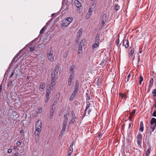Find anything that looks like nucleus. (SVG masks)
Listing matches in <instances>:
<instances>
[{
	"mask_svg": "<svg viewBox=\"0 0 156 156\" xmlns=\"http://www.w3.org/2000/svg\"><path fill=\"white\" fill-rule=\"evenodd\" d=\"M76 116L74 112H67L64 115V121L67 122L68 121H69V123L72 124L75 121Z\"/></svg>",
	"mask_w": 156,
	"mask_h": 156,
	"instance_id": "1",
	"label": "nucleus"
},
{
	"mask_svg": "<svg viewBox=\"0 0 156 156\" xmlns=\"http://www.w3.org/2000/svg\"><path fill=\"white\" fill-rule=\"evenodd\" d=\"M73 21V19L70 17H68L64 19L62 22V25L63 26L67 27Z\"/></svg>",
	"mask_w": 156,
	"mask_h": 156,
	"instance_id": "2",
	"label": "nucleus"
},
{
	"mask_svg": "<svg viewBox=\"0 0 156 156\" xmlns=\"http://www.w3.org/2000/svg\"><path fill=\"white\" fill-rule=\"evenodd\" d=\"M51 82L50 88L52 89L55 88V79L57 78L55 76H53V74H52L51 75Z\"/></svg>",
	"mask_w": 156,
	"mask_h": 156,
	"instance_id": "3",
	"label": "nucleus"
},
{
	"mask_svg": "<svg viewBox=\"0 0 156 156\" xmlns=\"http://www.w3.org/2000/svg\"><path fill=\"white\" fill-rule=\"evenodd\" d=\"M151 124L152 131H154L156 126V119L154 118H152L151 120Z\"/></svg>",
	"mask_w": 156,
	"mask_h": 156,
	"instance_id": "4",
	"label": "nucleus"
},
{
	"mask_svg": "<svg viewBox=\"0 0 156 156\" xmlns=\"http://www.w3.org/2000/svg\"><path fill=\"white\" fill-rule=\"evenodd\" d=\"M55 106H51V109H50V114L49 115V118L50 119H52L54 113L55 112Z\"/></svg>",
	"mask_w": 156,
	"mask_h": 156,
	"instance_id": "5",
	"label": "nucleus"
},
{
	"mask_svg": "<svg viewBox=\"0 0 156 156\" xmlns=\"http://www.w3.org/2000/svg\"><path fill=\"white\" fill-rule=\"evenodd\" d=\"M47 57L48 59L51 62L53 61L54 60V56L52 52L48 53L47 54Z\"/></svg>",
	"mask_w": 156,
	"mask_h": 156,
	"instance_id": "6",
	"label": "nucleus"
},
{
	"mask_svg": "<svg viewBox=\"0 0 156 156\" xmlns=\"http://www.w3.org/2000/svg\"><path fill=\"white\" fill-rule=\"evenodd\" d=\"M59 64H57L56 65L54 71V74H53V76H55L56 77H57V75L59 71Z\"/></svg>",
	"mask_w": 156,
	"mask_h": 156,
	"instance_id": "7",
	"label": "nucleus"
},
{
	"mask_svg": "<svg viewBox=\"0 0 156 156\" xmlns=\"http://www.w3.org/2000/svg\"><path fill=\"white\" fill-rule=\"evenodd\" d=\"M70 76L68 80V83L69 85H70L71 84V81L74 77V73H69Z\"/></svg>",
	"mask_w": 156,
	"mask_h": 156,
	"instance_id": "8",
	"label": "nucleus"
},
{
	"mask_svg": "<svg viewBox=\"0 0 156 156\" xmlns=\"http://www.w3.org/2000/svg\"><path fill=\"white\" fill-rule=\"evenodd\" d=\"M94 108V106L93 104V102L92 101H90L89 102V101L87 102V106L86 108L87 109L88 108H90H90Z\"/></svg>",
	"mask_w": 156,
	"mask_h": 156,
	"instance_id": "9",
	"label": "nucleus"
},
{
	"mask_svg": "<svg viewBox=\"0 0 156 156\" xmlns=\"http://www.w3.org/2000/svg\"><path fill=\"white\" fill-rule=\"evenodd\" d=\"M79 0H75L74 2V3L77 8L80 7L81 6V3L80 1H79Z\"/></svg>",
	"mask_w": 156,
	"mask_h": 156,
	"instance_id": "10",
	"label": "nucleus"
},
{
	"mask_svg": "<svg viewBox=\"0 0 156 156\" xmlns=\"http://www.w3.org/2000/svg\"><path fill=\"white\" fill-rule=\"evenodd\" d=\"M42 127H36L35 134L36 135H38L40 133V132L41 131Z\"/></svg>",
	"mask_w": 156,
	"mask_h": 156,
	"instance_id": "11",
	"label": "nucleus"
},
{
	"mask_svg": "<svg viewBox=\"0 0 156 156\" xmlns=\"http://www.w3.org/2000/svg\"><path fill=\"white\" fill-rule=\"evenodd\" d=\"M99 45V41L96 40L95 41V42L92 45V47L93 49L96 48L98 47Z\"/></svg>",
	"mask_w": 156,
	"mask_h": 156,
	"instance_id": "12",
	"label": "nucleus"
},
{
	"mask_svg": "<svg viewBox=\"0 0 156 156\" xmlns=\"http://www.w3.org/2000/svg\"><path fill=\"white\" fill-rule=\"evenodd\" d=\"M36 127H42L41 121L40 120H38L36 123Z\"/></svg>",
	"mask_w": 156,
	"mask_h": 156,
	"instance_id": "13",
	"label": "nucleus"
},
{
	"mask_svg": "<svg viewBox=\"0 0 156 156\" xmlns=\"http://www.w3.org/2000/svg\"><path fill=\"white\" fill-rule=\"evenodd\" d=\"M92 12H93V11H92L91 10H90L89 9L88 12L87 13V14L86 16V18L87 19H89L90 17V16L92 14Z\"/></svg>",
	"mask_w": 156,
	"mask_h": 156,
	"instance_id": "14",
	"label": "nucleus"
},
{
	"mask_svg": "<svg viewBox=\"0 0 156 156\" xmlns=\"http://www.w3.org/2000/svg\"><path fill=\"white\" fill-rule=\"evenodd\" d=\"M123 45L126 48H128L129 46V43L128 40L126 39L124 40L123 42Z\"/></svg>",
	"mask_w": 156,
	"mask_h": 156,
	"instance_id": "15",
	"label": "nucleus"
},
{
	"mask_svg": "<svg viewBox=\"0 0 156 156\" xmlns=\"http://www.w3.org/2000/svg\"><path fill=\"white\" fill-rule=\"evenodd\" d=\"M106 15L105 14L103 15L102 19V20L101 23L102 24V26H104V24L105 23L106 20Z\"/></svg>",
	"mask_w": 156,
	"mask_h": 156,
	"instance_id": "16",
	"label": "nucleus"
},
{
	"mask_svg": "<svg viewBox=\"0 0 156 156\" xmlns=\"http://www.w3.org/2000/svg\"><path fill=\"white\" fill-rule=\"evenodd\" d=\"M59 99V97H56L54 100L52 102V105L51 106L53 105L55 106V105L57 103L58 100Z\"/></svg>",
	"mask_w": 156,
	"mask_h": 156,
	"instance_id": "17",
	"label": "nucleus"
},
{
	"mask_svg": "<svg viewBox=\"0 0 156 156\" xmlns=\"http://www.w3.org/2000/svg\"><path fill=\"white\" fill-rule=\"evenodd\" d=\"M75 68V66L74 65H72L71 66L69 69V73H74V70Z\"/></svg>",
	"mask_w": 156,
	"mask_h": 156,
	"instance_id": "18",
	"label": "nucleus"
},
{
	"mask_svg": "<svg viewBox=\"0 0 156 156\" xmlns=\"http://www.w3.org/2000/svg\"><path fill=\"white\" fill-rule=\"evenodd\" d=\"M73 143L71 145L69 148V150L68 151L69 154H72V152L73 151Z\"/></svg>",
	"mask_w": 156,
	"mask_h": 156,
	"instance_id": "19",
	"label": "nucleus"
},
{
	"mask_svg": "<svg viewBox=\"0 0 156 156\" xmlns=\"http://www.w3.org/2000/svg\"><path fill=\"white\" fill-rule=\"evenodd\" d=\"M76 93L75 92H73L71 96L69 98V100L70 101H72L73 100V99L74 98Z\"/></svg>",
	"mask_w": 156,
	"mask_h": 156,
	"instance_id": "20",
	"label": "nucleus"
},
{
	"mask_svg": "<svg viewBox=\"0 0 156 156\" xmlns=\"http://www.w3.org/2000/svg\"><path fill=\"white\" fill-rule=\"evenodd\" d=\"M139 130L143 132L144 130V125L142 122H141L140 123Z\"/></svg>",
	"mask_w": 156,
	"mask_h": 156,
	"instance_id": "21",
	"label": "nucleus"
},
{
	"mask_svg": "<svg viewBox=\"0 0 156 156\" xmlns=\"http://www.w3.org/2000/svg\"><path fill=\"white\" fill-rule=\"evenodd\" d=\"M78 89V83L77 82H76L75 83V90L73 91L77 93Z\"/></svg>",
	"mask_w": 156,
	"mask_h": 156,
	"instance_id": "22",
	"label": "nucleus"
},
{
	"mask_svg": "<svg viewBox=\"0 0 156 156\" xmlns=\"http://www.w3.org/2000/svg\"><path fill=\"white\" fill-rule=\"evenodd\" d=\"M154 131H152V129L151 128L149 129H148L147 131V136H151V134Z\"/></svg>",
	"mask_w": 156,
	"mask_h": 156,
	"instance_id": "23",
	"label": "nucleus"
},
{
	"mask_svg": "<svg viewBox=\"0 0 156 156\" xmlns=\"http://www.w3.org/2000/svg\"><path fill=\"white\" fill-rule=\"evenodd\" d=\"M45 87V84L44 83L41 84L39 86V89L40 90L42 91Z\"/></svg>",
	"mask_w": 156,
	"mask_h": 156,
	"instance_id": "24",
	"label": "nucleus"
},
{
	"mask_svg": "<svg viewBox=\"0 0 156 156\" xmlns=\"http://www.w3.org/2000/svg\"><path fill=\"white\" fill-rule=\"evenodd\" d=\"M96 83L98 86H100L101 85V80L99 78H98L96 81Z\"/></svg>",
	"mask_w": 156,
	"mask_h": 156,
	"instance_id": "25",
	"label": "nucleus"
},
{
	"mask_svg": "<svg viewBox=\"0 0 156 156\" xmlns=\"http://www.w3.org/2000/svg\"><path fill=\"white\" fill-rule=\"evenodd\" d=\"M83 32V30L82 29H80L78 31L77 33V36L80 37L82 34Z\"/></svg>",
	"mask_w": 156,
	"mask_h": 156,
	"instance_id": "26",
	"label": "nucleus"
},
{
	"mask_svg": "<svg viewBox=\"0 0 156 156\" xmlns=\"http://www.w3.org/2000/svg\"><path fill=\"white\" fill-rule=\"evenodd\" d=\"M150 149L149 148L146 151L145 155L143 156H149V155L150 153Z\"/></svg>",
	"mask_w": 156,
	"mask_h": 156,
	"instance_id": "27",
	"label": "nucleus"
},
{
	"mask_svg": "<svg viewBox=\"0 0 156 156\" xmlns=\"http://www.w3.org/2000/svg\"><path fill=\"white\" fill-rule=\"evenodd\" d=\"M83 46V45H81L80 44H79V45L78 49V53H80L82 51V46Z\"/></svg>",
	"mask_w": 156,
	"mask_h": 156,
	"instance_id": "28",
	"label": "nucleus"
},
{
	"mask_svg": "<svg viewBox=\"0 0 156 156\" xmlns=\"http://www.w3.org/2000/svg\"><path fill=\"white\" fill-rule=\"evenodd\" d=\"M153 80L152 79H151L150 82V84L149 86V87L150 88H151L153 86Z\"/></svg>",
	"mask_w": 156,
	"mask_h": 156,
	"instance_id": "29",
	"label": "nucleus"
},
{
	"mask_svg": "<svg viewBox=\"0 0 156 156\" xmlns=\"http://www.w3.org/2000/svg\"><path fill=\"white\" fill-rule=\"evenodd\" d=\"M134 52V49H132L129 53V55L130 56L132 57Z\"/></svg>",
	"mask_w": 156,
	"mask_h": 156,
	"instance_id": "30",
	"label": "nucleus"
},
{
	"mask_svg": "<svg viewBox=\"0 0 156 156\" xmlns=\"http://www.w3.org/2000/svg\"><path fill=\"white\" fill-rule=\"evenodd\" d=\"M85 40L84 39H83L81 40L79 44L83 46L85 43Z\"/></svg>",
	"mask_w": 156,
	"mask_h": 156,
	"instance_id": "31",
	"label": "nucleus"
},
{
	"mask_svg": "<svg viewBox=\"0 0 156 156\" xmlns=\"http://www.w3.org/2000/svg\"><path fill=\"white\" fill-rule=\"evenodd\" d=\"M67 122H65V121H63V125H62V128L66 129V124Z\"/></svg>",
	"mask_w": 156,
	"mask_h": 156,
	"instance_id": "32",
	"label": "nucleus"
},
{
	"mask_svg": "<svg viewBox=\"0 0 156 156\" xmlns=\"http://www.w3.org/2000/svg\"><path fill=\"white\" fill-rule=\"evenodd\" d=\"M77 11L79 13H80L82 11V7L81 6L80 7L77 8Z\"/></svg>",
	"mask_w": 156,
	"mask_h": 156,
	"instance_id": "33",
	"label": "nucleus"
},
{
	"mask_svg": "<svg viewBox=\"0 0 156 156\" xmlns=\"http://www.w3.org/2000/svg\"><path fill=\"white\" fill-rule=\"evenodd\" d=\"M114 9L115 10L118 11L120 9V7L119 5H116L115 6Z\"/></svg>",
	"mask_w": 156,
	"mask_h": 156,
	"instance_id": "34",
	"label": "nucleus"
},
{
	"mask_svg": "<svg viewBox=\"0 0 156 156\" xmlns=\"http://www.w3.org/2000/svg\"><path fill=\"white\" fill-rule=\"evenodd\" d=\"M42 112V109L41 108H39L37 112V113H40Z\"/></svg>",
	"mask_w": 156,
	"mask_h": 156,
	"instance_id": "35",
	"label": "nucleus"
},
{
	"mask_svg": "<svg viewBox=\"0 0 156 156\" xmlns=\"http://www.w3.org/2000/svg\"><path fill=\"white\" fill-rule=\"evenodd\" d=\"M137 139L142 140V136L141 134H138L137 136Z\"/></svg>",
	"mask_w": 156,
	"mask_h": 156,
	"instance_id": "36",
	"label": "nucleus"
},
{
	"mask_svg": "<svg viewBox=\"0 0 156 156\" xmlns=\"http://www.w3.org/2000/svg\"><path fill=\"white\" fill-rule=\"evenodd\" d=\"M95 8V7L93 5L91 4L89 7V9L93 11Z\"/></svg>",
	"mask_w": 156,
	"mask_h": 156,
	"instance_id": "37",
	"label": "nucleus"
},
{
	"mask_svg": "<svg viewBox=\"0 0 156 156\" xmlns=\"http://www.w3.org/2000/svg\"><path fill=\"white\" fill-rule=\"evenodd\" d=\"M97 3V1H95L94 2H92L91 4L93 5H94V6H95V7Z\"/></svg>",
	"mask_w": 156,
	"mask_h": 156,
	"instance_id": "38",
	"label": "nucleus"
},
{
	"mask_svg": "<svg viewBox=\"0 0 156 156\" xmlns=\"http://www.w3.org/2000/svg\"><path fill=\"white\" fill-rule=\"evenodd\" d=\"M143 80V78L141 76H140V82L139 83L140 84V85L141 84V82Z\"/></svg>",
	"mask_w": 156,
	"mask_h": 156,
	"instance_id": "39",
	"label": "nucleus"
},
{
	"mask_svg": "<svg viewBox=\"0 0 156 156\" xmlns=\"http://www.w3.org/2000/svg\"><path fill=\"white\" fill-rule=\"evenodd\" d=\"M65 130L66 129L62 128L61 131L60 132V135H62L64 133V132L65 131Z\"/></svg>",
	"mask_w": 156,
	"mask_h": 156,
	"instance_id": "40",
	"label": "nucleus"
},
{
	"mask_svg": "<svg viewBox=\"0 0 156 156\" xmlns=\"http://www.w3.org/2000/svg\"><path fill=\"white\" fill-rule=\"evenodd\" d=\"M142 140L137 139V142L138 144L139 145H140L141 144Z\"/></svg>",
	"mask_w": 156,
	"mask_h": 156,
	"instance_id": "41",
	"label": "nucleus"
},
{
	"mask_svg": "<svg viewBox=\"0 0 156 156\" xmlns=\"http://www.w3.org/2000/svg\"><path fill=\"white\" fill-rule=\"evenodd\" d=\"M46 92V95H49V94L51 93L50 90H48V89L47 90Z\"/></svg>",
	"mask_w": 156,
	"mask_h": 156,
	"instance_id": "42",
	"label": "nucleus"
},
{
	"mask_svg": "<svg viewBox=\"0 0 156 156\" xmlns=\"http://www.w3.org/2000/svg\"><path fill=\"white\" fill-rule=\"evenodd\" d=\"M119 94L121 96L122 99H123L126 97V95L124 94Z\"/></svg>",
	"mask_w": 156,
	"mask_h": 156,
	"instance_id": "43",
	"label": "nucleus"
},
{
	"mask_svg": "<svg viewBox=\"0 0 156 156\" xmlns=\"http://www.w3.org/2000/svg\"><path fill=\"white\" fill-rule=\"evenodd\" d=\"M35 46H33V47H30V51H33L34 49H35Z\"/></svg>",
	"mask_w": 156,
	"mask_h": 156,
	"instance_id": "44",
	"label": "nucleus"
},
{
	"mask_svg": "<svg viewBox=\"0 0 156 156\" xmlns=\"http://www.w3.org/2000/svg\"><path fill=\"white\" fill-rule=\"evenodd\" d=\"M153 95L155 96L156 95V90H153L152 92Z\"/></svg>",
	"mask_w": 156,
	"mask_h": 156,
	"instance_id": "45",
	"label": "nucleus"
},
{
	"mask_svg": "<svg viewBox=\"0 0 156 156\" xmlns=\"http://www.w3.org/2000/svg\"><path fill=\"white\" fill-rule=\"evenodd\" d=\"M22 142L20 141H18L16 142V144L18 145H20L21 144Z\"/></svg>",
	"mask_w": 156,
	"mask_h": 156,
	"instance_id": "46",
	"label": "nucleus"
},
{
	"mask_svg": "<svg viewBox=\"0 0 156 156\" xmlns=\"http://www.w3.org/2000/svg\"><path fill=\"white\" fill-rule=\"evenodd\" d=\"M130 76V74H128V76H127V81H129Z\"/></svg>",
	"mask_w": 156,
	"mask_h": 156,
	"instance_id": "47",
	"label": "nucleus"
},
{
	"mask_svg": "<svg viewBox=\"0 0 156 156\" xmlns=\"http://www.w3.org/2000/svg\"><path fill=\"white\" fill-rule=\"evenodd\" d=\"M12 152V149H9L8 151V153H10Z\"/></svg>",
	"mask_w": 156,
	"mask_h": 156,
	"instance_id": "48",
	"label": "nucleus"
},
{
	"mask_svg": "<svg viewBox=\"0 0 156 156\" xmlns=\"http://www.w3.org/2000/svg\"><path fill=\"white\" fill-rule=\"evenodd\" d=\"M153 116L154 117H156V110L154 112L153 114Z\"/></svg>",
	"mask_w": 156,
	"mask_h": 156,
	"instance_id": "49",
	"label": "nucleus"
},
{
	"mask_svg": "<svg viewBox=\"0 0 156 156\" xmlns=\"http://www.w3.org/2000/svg\"><path fill=\"white\" fill-rule=\"evenodd\" d=\"M136 111L134 109L133 110L132 112H131V115H133L135 113Z\"/></svg>",
	"mask_w": 156,
	"mask_h": 156,
	"instance_id": "50",
	"label": "nucleus"
},
{
	"mask_svg": "<svg viewBox=\"0 0 156 156\" xmlns=\"http://www.w3.org/2000/svg\"><path fill=\"white\" fill-rule=\"evenodd\" d=\"M67 54H68V52H66L65 53V54L64 55H63V57L64 58H66V57Z\"/></svg>",
	"mask_w": 156,
	"mask_h": 156,
	"instance_id": "51",
	"label": "nucleus"
},
{
	"mask_svg": "<svg viewBox=\"0 0 156 156\" xmlns=\"http://www.w3.org/2000/svg\"><path fill=\"white\" fill-rule=\"evenodd\" d=\"M119 43V39L117 40L116 42V44L117 45H118Z\"/></svg>",
	"mask_w": 156,
	"mask_h": 156,
	"instance_id": "52",
	"label": "nucleus"
},
{
	"mask_svg": "<svg viewBox=\"0 0 156 156\" xmlns=\"http://www.w3.org/2000/svg\"><path fill=\"white\" fill-rule=\"evenodd\" d=\"M45 96H46V98L47 99H48V100L50 98H49V95H45Z\"/></svg>",
	"mask_w": 156,
	"mask_h": 156,
	"instance_id": "53",
	"label": "nucleus"
},
{
	"mask_svg": "<svg viewBox=\"0 0 156 156\" xmlns=\"http://www.w3.org/2000/svg\"><path fill=\"white\" fill-rule=\"evenodd\" d=\"M44 27H43L42 29L40 31V33H42V32H43V31H44Z\"/></svg>",
	"mask_w": 156,
	"mask_h": 156,
	"instance_id": "54",
	"label": "nucleus"
},
{
	"mask_svg": "<svg viewBox=\"0 0 156 156\" xmlns=\"http://www.w3.org/2000/svg\"><path fill=\"white\" fill-rule=\"evenodd\" d=\"M19 153L18 152H16L14 154V155L15 156H17L18 155Z\"/></svg>",
	"mask_w": 156,
	"mask_h": 156,
	"instance_id": "55",
	"label": "nucleus"
},
{
	"mask_svg": "<svg viewBox=\"0 0 156 156\" xmlns=\"http://www.w3.org/2000/svg\"><path fill=\"white\" fill-rule=\"evenodd\" d=\"M13 148L14 149H17V147L16 146H14Z\"/></svg>",
	"mask_w": 156,
	"mask_h": 156,
	"instance_id": "56",
	"label": "nucleus"
},
{
	"mask_svg": "<svg viewBox=\"0 0 156 156\" xmlns=\"http://www.w3.org/2000/svg\"><path fill=\"white\" fill-rule=\"evenodd\" d=\"M20 133H23V130H21L20 131Z\"/></svg>",
	"mask_w": 156,
	"mask_h": 156,
	"instance_id": "57",
	"label": "nucleus"
},
{
	"mask_svg": "<svg viewBox=\"0 0 156 156\" xmlns=\"http://www.w3.org/2000/svg\"><path fill=\"white\" fill-rule=\"evenodd\" d=\"M131 124L130 123H129V128L130 127H131Z\"/></svg>",
	"mask_w": 156,
	"mask_h": 156,
	"instance_id": "58",
	"label": "nucleus"
},
{
	"mask_svg": "<svg viewBox=\"0 0 156 156\" xmlns=\"http://www.w3.org/2000/svg\"><path fill=\"white\" fill-rule=\"evenodd\" d=\"M2 86H0V92H1L2 90Z\"/></svg>",
	"mask_w": 156,
	"mask_h": 156,
	"instance_id": "59",
	"label": "nucleus"
},
{
	"mask_svg": "<svg viewBox=\"0 0 156 156\" xmlns=\"http://www.w3.org/2000/svg\"><path fill=\"white\" fill-rule=\"evenodd\" d=\"M49 100H48V99H46V100H45V102L46 103V102H48V101Z\"/></svg>",
	"mask_w": 156,
	"mask_h": 156,
	"instance_id": "60",
	"label": "nucleus"
},
{
	"mask_svg": "<svg viewBox=\"0 0 156 156\" xmlns=\"http://www.w3.org/2000/svg\"><path fill=\"white\" fill-rule=\"evenodd\" d=\"M71 155V154H68V156H70Z\"/></svg>",
	"mask_w": 156,
	"mask_h": 156,
	"instance_id": "61",
	"label": "nucleus"
},
{
	"mask_svg": "<svg viewBox=\"0 0 156 156\" xmlns=\"http://www.w3.org/2000/svg\"><path fill=\"white\" fill-rule=\"evenodd\" d=\"M129 119H130V120H131V118L130 117H129Z\"/></svg>",
	"mask_w": 156,
	"mask_h": 156,
	"instance_id": "62",
	"label": "nucleus"
},
{
	"mask_svg": "<svg viewBox=\"0 0 156 156\" xmlns=\"http://www.w3.org/2000/svg\"><path fill=\"white\" fill-rule=\"evenodd\" d=\"M155 107H156V103L155 105Z\"/></svg>",
	"mask_w": 156,
	"mask_h": 156,
	"instance_id": "63",
	"label": "nucleus"
},
{
	"mask_svg": "<svg viewBox=\"0 0 156 156\" xmlns=\"http://www.w3.org/2000/svg\"><path fill=\"white\" fill-rule=\"evenodd\" d=\"M13 75V74H11V76H12Z\"/></svg>",
	"mask_w": 156,
	"mask_h": 156,
	"instance_id": "64",
	"label": "nucleus"
}]
</instances>
